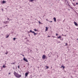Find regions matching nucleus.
<instances>
[{
  "label": "nucleus",
  "instance_id": "obj_1",
  "mask_svg": "<svg viewBox=\"0 0 78 78\" xmlns=\"http://www.w3.org/2000/svg\"><path fill=\"white\" fill-rule=\"evenodd\" d=\"M14 75L16 77V78H20L22 76V75H19L18 73H16V72H14Z\"/></svg>",
  "mask_w": 78,
  "mask_h": 78
},
{
  "label": "nucleus",
  "instance_id": "obj_2",
  "mask_svg": "<svg viewBox=\"0 0 78 78\" xmlns=\"http://www.w3.org/2000/svg\"><path fill=\"white\" fill-rule=\"evenodd\" d=\"M23 60H24V61H26V62H27L28 60H27V59L25 58L24 57L23 58Z\"/></svg>",
  "mask_w": 78,
  "mask_h": 78
},
{
  "label": "nucleus",
  "instance_id": "obj_3",
  "mask_svg": "<svg viewBox=\"0 0 78 78\" xmlns=\"http://www.w3.org/2000/svg\"><path fill=\"white\" fill-rule=\"evenodd\" d=\"M74 23L76 26V27H78V25L77 23H76V22H74Z\"/></svg>",
  "mask_w": 78,
  "mask_h": 78
},
{
  "label": "nucleus",
  "instance_id": "obj_4",
  "mask_svg": "<svg viewBox=\"0 0 78 78\" xmlns=\"http://www.w3.org/2000/svg\"><path fill=\"white\" fill-rule=\"evenodd\" d=\"M42 58L44 59H45L46 58V56H45V55H43Z\"/></svg>",
  "mask_w": 78,
  "mask_h": 78
},
{
  "label": "nucleus",
  "instance_id": "obj_5",
  "mask_svg": "<svg viewBox=\"0 0 78 78\" xmlns=\"http://www.w3.org/2000/svg\"><path fill=\"white\" fill-rule=\"evenodd\" d=\"M29 73H26L25 74V75L26 76H28V75Z\"/></svg>",
  "mask_w": 78,
  "mask_h": 78
},
{
  "label": "nucleus",
  "instance_id": "obj_6",
  "mask_svg": "<svg viewBox=\"0 0 78 78\" xmlns=\"http://www.w3.org/2000/svg\"><path fill=\"white\" fill-rule=\"evenodd\" d=\"M54 20L55 22H56V19L55 17L54 18Z\"/></svg>",
  "mask_w": 78,
  "mask_h": 78
},
{
  "label": "nucleus",
  "instance_id": "obj_7",
  "mask_svg": "<svg viewBox=\"0 0 78 78\" xmlns=\"http://www.w3.org/2000/svg\"><path fill=\"white\" fill-rule=\"evenodd\" d=\"M32 33H34V35H36L37 34L35 33L34 32H32Z\"/></svg>",
  "mask_w": 78,
  "mask_h": 78
},
{
  "label": "nucleus",
  "instance_id": "obj_8",
  "mask_svg": "<svg viewBox=\"0 0 78 78\" xmlns=\"http://www.w3.org/2000/svg\"><path fill=\"white\" fill-rule=\"evenodd\" d=\"M3 3H6V1H3L2 2Z\"/></svg>",
  "mask_w": 78,
  "mask_h": 78
},
{
  "label": "nucleus",
  "instance_id": "obj_9",
  "mask_svg": "<svg viewBox=\"0 0 78 78\" xmlns=\"http://www.w3.org/2000/svg\"><path fill=\"white\" fill-rule=\"evenodd\" d=\"M48 30V27H46V31H47Z\"/></svg>",
  "mask_w": 78,
  "mask_h": 78
},
{
  "label": "nucleus",
  "instance_id": "obj_10",
  "mask_svg": "<svg viewBox=\"0 0 78 78\" xmlns=\"http://www.w3.org/2000/svg\"><path fill=\"white\" fill-rule=\"evenodd\" d=\"M58 39H60V38H61V36H59L58 37H57Z\"/></svg>",
  "mask_w": 78,
  "mask_h": 78
},
{
  "label": "nucleus",
  "instance_id": "obj_11",
  "mask_svg": "<svg viewBox=\"0 0 78 78\" xmlns=\"http://www.w3.org/2000/svg\"><path fill=\"white\" fill-rule=\"evenodd\" d=\"M62 67H63V69L65 68V67H64V66H63L62 65V66L61 68H62Z\"/></svg>",
  "mask_w": 78,
  "mask_h": 78
},
{
  "label": "nucleus",
  "instance_id": "obj_12",
  "mask_svg": "<svg viewBox=\"0 0 78 78\" xmlns=\"http://www.w3.org/2000/svg\"><path fill=\"white\" fill-rule=\"evenodd\" d=\"M15 63H16V62H14L11 63V64H15Z\"/></svg>",
  "mask_w": 78,
  "mask_h": 78
},
{
  "label": "nucleus",
  "instance_id": "obj_13",
  "mask_svg": "<svg viewBox=\"0 0 78 78\" xmlns=\"http://www.w3.org/2000/svg\"><path fill=\"white\" fill-rule=\"evenodd\" d=\"M2 67L3 68H5V67H6V66H5V65L3 66Z\"/></svg>",
  "mask_w": 78,
  "mask_h": 78
},
{
  "label": "nucleus",
  "instance_id": "obj_14",
  "mask_svg": "<svg viewBox=\"0 0 78 78\" xmlns=\"http://www.w3.org/2000/svg\"><path fill=\"white\" fill-rule=\"evenodd\" d=\"M45 67L47 68V69H48V68H49V67H48V66H46Z\"/></svg>",
  "mask_w": 78,
  "mask_h": 78
},
{
  "label": "nucleus",
  "instance_id": "obj_15",
  "mask_svg": "<svg viewBox=\"0 0 78 78\" xmlns=\"http://www.w3.org/2000/svg\"><path fill=\"white\" fill-rule=\"evenodd\" d=\"M33 32H34V31H32V30H30V33H33Z\"/></svg>",
  "mask_w": 78,
  "mask_h": 78
},
{
  "label": "nucleus",
  "instance_id": "obj_16",
  "mask_svg": "<svg viewBox=\"0 0 78 78\" xmlns=\"http://www.w3.org/2000/svg\"><path fill=\"white\" fill-rule=\"evenodd\" d=\"M9 34L6 37V38H8L9 37Z\"/></svg>",
  "mask_w": 78,
  "mask_h": 78
},
{
  "label": "nucleus",
  "instance_id": "obj_17",
  "mask_svg": "<svg viewBox=\"0 0 78 78\" xmlns=\"http://www.w3.org/2000/svg\"><path fill=\"white\" fill-rule=\"evenodd\" d=\"M33 1H34V0H30V2H33Z\"/></svg>",
  "mask_w": 78,
  "mask_h": 78
},
{
  "label": "nucleus",
  "instance_id": "obj_18",
  "mask_svg": "<svg viewBox=\"0 0 78 78\" xmlns=\"http://www.w3.org/2000/svg\"><path fill=\"white\" fill-rule=\"evenodd\" d=\"M73 5L74 6H76V5L74 3L73 4Z\"/></svg>",
  "mask_w": 78,
  "mask_h": 78
},
{
  "label": "nucleus",
  "instance_id": "obj_19",
  "mask_svg": "<svg viewBox=\"0 0 78 78\" xmlns=\"http://www.w3.org/2000/svg\"><path fill=\"white\" fill-rule=\"evenodd\" d=\"M34 30L35 31H37V30H36V29H34Z\"/></svg>",
  "mask_w": 78,
  "mask_h": 78
},
{
  "label": "nucleus",
  "instance_id": "obj_20",
  "mask_svg": "<svg viewBox=\"0 0 78 78\" xmlns=\"http://www.w3.org/2000/svg\"><path fill=\"white\" fill-rule=\"evenodd\" d=\"M16 38H13V41H15V40H16Z\"/></svg>",
  "mask_w": 78,
  "mask_h": 78
},
{
  "label": "nucleus",
  "instance_id": "obj_21",
  "mask_svg": "<svg viewBox=\"0 0 78 78\" xmlns=\"http://www.w3.org/2000/svg\"><path fill=\"white\" fill-rule=\"evenodd\" d=\"M38 23H39L40 24H41V21H38Z\"/></svg>",
  "mask_w": 78,
  "mask_h": 78
},
{
  "label": "nucleus",
  "instance_id": "obj_22",
  "mask_svg": "<svg viewBox=\"0 0 78 78\" xmlns=\"http://www.w3.org/2000/svg\"><path fill=\"white\" fill-rule=\"evenodd\" d=\"M76 5H78V2H76Z\"/></svg>",
  "mask_w": 78,
  "mask_h": 78
},
{
  "label": "nucleus",
  "instance_id": "obj_23",
  "mask_svg": "<svg viewBox=\"0 0 78 78\" xmlns=\"http://www.w3.org/2000/svg\"><path fill=\"white\" fill-rule=\"evenodd\" d=\"M7 22H8V21H5V23H7Z\"/></svg>",
  "mask_w": 78,
  "mask_h": 78
},
{
  "label": "nucleus",
  "instance_id": "obj_24",
  "mask_svg": "<svg viewBox=\"0 0 78 78\" xmlns=\"http://www.w3.org/2000/svg\"><path fill=\"white\" fill-rule=\"evenodd\" d=\"M20 68V66H18V68L19 69Z\"/></svg>",
  "mask_w": 78,
  "mask_h": 78
},
{
  "label": "nucleus",
  "instance_id": "obj_25",
  "mask_svg": "<svg viewBox=\"0 0 78 78\" xmlns=\"http://www.w3.org/2000/svg\"><path fill=\"white\" fill-rule=\"evenodd\" d=\"M46 20H47V21H48V19H46Z\"/></svg>",
  "mask_w": 78,
  "mask_h": 78
},
{
  "label": "nucleus",
  "instance_id": "obj_26",
  "mask_svg": "<svg viewBox=\"0 0 78 78\" xmlns=\"http://www.w3.org/2000/svg\"><path fill=\"white\" fill-rule=\"evenodd\" d=\"M8 52H7L6 53H5L6 55H7L8 54Z\"/></svg>",
  "mask_w": 78,
  "mask_h": 78
},
{
  "label": "nucleus",
  "instance_id": "obj_27",
  "mask_svg": "<svg viewBox=\"0 0 78 78\" xmlns=\"http://www.w3.org/2000/svg\"><path fill=\"white\" fill-rule=\"evenodd\" d=\"M56 36H58V34H56Z\"/></svg>",
  "mask_w": 78,
  "mask_h": 78
},
{
  "label": "nucleus",
  "instance_id": "obj_28",
  "mask_svg": "<svg viewBox=\"0 0 78 78\" xmlns=\"http://www.w3.org/2000/svg\"><path fill=\"white\" fill-rule=\"evenodd\" d=\"M67 44L66 43V45H67Z\"/></svg>",
  "mask_w": 78,
  "mask_h": 78
},
{
  "label": "nucleus",
  "instance_id": "obj_29",
  "mask_svg": "<svg viewBox=\"0 0 78 78\" xmlns=\"http://www.w3.org/2000/svg\"><path fill=\"white\" fill-rule=\"evenodd\" d=\"M8 20H9V18H7Z\"/></svg>",
  "mask_w": 78,
  "mask_h": 78
},
{
  "label": "nucleus",
  "instance_id": "obj_30",
  "mask_svg": "<svg viewBox=\"0 0 78 78\" xmlns=\"http://www.w3.org/2000/svg\"><path fill=\"white\" fill-rule=\"evenodd\" d=\"M48 37H50V36H48Z\"/></svg>",
  "mask_w": 78,
  "mask_h": 78
},
{
  "label": "nucleus",
  "instance_id": "obj_31",
  "mask_svg": "<svg viewBox=\"0 0 78 78\" xmlns=\"http://www.w3.org/2000/svg\"><path fill=\"white\" fill-rule=\"evenodd\" d=\"M49 22H52V21H49Z\"/></svg>",
  "mask_w": 78,
  "mask_h": 78
},
{
  "label": "nucleus",
  "instance_id": "obj_32",
  "mask_svg": "<svg viewBox=\"0 0 78 78\" xmlns=\"http://www.w3.org/2000/svg\"><path fill=\"white\" fill-rule=\"evenodd\" d=\"M52 37H54V38H55V36H52Z\"/></svg>",
  "mask_w": 78,
  "mask_h": 78
},
{
  "label": "nucleus",
  "instance_id": "obj_33",
  "mask_svg": "<svg viewBox=\"0 0 78 78\" xmlns=\"http://www.w3.org/2000/svg\"><path fill=\"white\" fill-rule=\"evenodd\" d=\"M10 73H9V75H10Z\"/></svg>",
  "mask_w": 78,
  "mask_h": 78
},
{
  "label": "nucleus",
  "instance_id": "obj_34",
  "mask_svg": "<svg viewBox=\"0 0 78 78\" xmlns=\"http://www.w3.org/2000/svg\"><path fill=\"white\" fill-rule=\"evenodd\" d=\"M22 56H24V55H22Z\"/></svg>",
  "mask_w": 78,
  "mask_h": 78
},
{
  "label": "nucleus",
  "instance_id": "obj_35",
  "mask_svg": "<svg viewBox=\"0 0 78 78\" xmlns=\"http://www.w3.org/2000/svg\"><path fill=\"white\" fill-rule=\"evenodd\" d=\"M5 26H7V25H5Z\"/></svg>",
  "mask_w": 78,
  "mask_h": 78
},
{
  "label": "nucleus",
  "instance_id": "obj_36",
  "mask_svg": "<svg viewBox=\"0 0 78 78\" xmlns=\"http://www.w3.org/2000/svg\"><path fill=\"white\" fill-rule=\"evenodd\" d=\"M21 55H22V54H20Z\"/></svg>",
  "mask_w": 78,
  "mask_h": 78
},
{
  "label": "nucleus",
  "instance_id": "obj_37",
  "mask_svg": "<svg viewBox=\"0 0 78 78\" xmlns=\"http://www.w3.org/2000/svg\"><path fill=\"white\" fill-rule=\"evenodd\" d=\"M77 30H78V28H77Z\"/></svg>",
  "mask_w": 78,
  "mask_h": 78
},
{
  "label": "nucleus",
  "instance_id": "obj_38",
  "mask_svg": "<svg viewBox=\"0 0 78 78\" xmlns=\"http://www.w3.org/2000/svg\"><path fill=\"white\" fill-rule=\"evenodd\" d=\"M29 0V1H30V0Z\"/></svg>",
  "mask_w": 78,
  "mask_h": 78
},
{
  "label": "nucleus",
  "instance_id": "obj_39",
  "mask_svg": "<svg viewBox=\"0 0 78 78\" xmlns=\"http://www.w3.org/2000/svg\"><path fill=\"white\" fill-rule=\"evenodd\" d=\"M25 78H26V77H25Z\"/></svg>",
  "mask_w": 78,
  "mask_h": 78
},
{
  "label": "nucleus",
  "instance_id": "obj_40",
  "mask_svg": "<svg viewBox=\"0 0 78 78\" xmlns=\"http://www.w3.org/2000/svg\"><path fill=\"white\" fill-rule=\"evenodd\" d=\"M77 40H78V39H77Z\"/></svg>",
  "mask_w": 78,
  "mask_h": 78
}]
</instances>
